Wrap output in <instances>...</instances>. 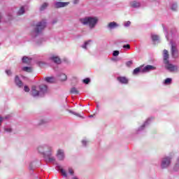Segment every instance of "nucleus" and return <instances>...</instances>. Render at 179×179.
<instances>
[{
	"instance_id": "nucleus-1",
	"label": "nucleus",
	"mask_w": 179,
	"mask_h": 179,
	"mask_svg": "<svg viewBox=\"0 0 179 179\" xmlns=\"http://www.w3.org/2000/svg\"><path fill=\"white\" fill-rule=\"evenodd\" d=\"M163 31L165 34L166 40L169 41L170 40V52L171 57L173 59H178L179 58V34L176 28H172L171 29L170 34L167 31V28L164 25H162Z\"/></svg>"
},
{
	"instance_id": "nucleus-2",
	"label": "nucleus",
	"mask_w": 179,
	"mask_h": 179,
	"mask_svg": "<svg viewBox=\"0 0 179 179\" xmlns=\"http://www.w3.org/2000/svg\"><path fill=\"white\" fill-rule=\"evenodd\" d=\"M80 22L83 26H87L90 30H93L99 23V18L97 17L87 16L80 18Z\"/></svg>"
},
{
	"instance_id": "nucleus-3",
	"label": "nucleus",
	"mask_w": 179,
	"mask_h": 179,
	"mask_svg": "<svg viewBox=\"0 0 179 179\" xmlns=\"http://www.w3.org/2000/svg\"><path fill=\"white\" fill-rule=\"evenodd\" d=\"M37 151L40 155L45 156H52L54 149L52 145L48 143L41 144L37 147Z\"/></svg>"
},
{
	"instance_id": "nucleus-4",
	"label": "nucleus",
	"mask_w": 179,
	"mask_h": 179,
	"mask_svg": "<svg viewBox=\"0 0 179 179\" xmlns=\"http://www.w3.org/2000/svg\"><path fill=\"white\" fill-rule=\"evenodd\" d=\"M47 26V20H43L42 21L38 22L36 25L35 29L31 33L32 37L36 38V37H38V36H41L43 34V31L45 29Z\"/></svg>"
},
{
	"instance_id": "nucleus-5",
	"label": "nucleus",
	"mask_w": 179,
	"mask_h": 179,
	"mask_svg": "<svg viewBox=\"0 0 179 179\" xmlns=\"http://www.w3.org/2000/svg\"><path fill=\"white\" fill-rule=\"evenodd\" d=\"M171 157L166 156L161 159V169L164 170V169H169L170 164H171Z\"/></svg>"
},
{
	"instance_id": "nucleus-6",
	"label": "nucleus",
	"mask_w": 179,
	"mask_h": 179,
	"mask_svg": "<svg viewBox=\"0 0 179 179\" xmlns=\"http://www.w3.org/2000/svg\"><path fill=\"white\" fill-rule=\"evenodd\" d=\"M164 64L166 69L169 72H178V66L170 64V62H168V63H165Z\"/></svg>"
},
{
	"instance_id": "nucleus-7",
	"label": "nucleus",
	"mask_w": 179,
	"mask_h": 179,
	"mask_svg": "<svg viewBox=\"0 0 179 179\" xmlns=\"http://www.w3.org/2000/svg\"><path fill=\"white\" fill-rule=\"evenodd\" d=\"M38 90L40 93V97H43L45 94L48 92V87L45 85H41L38 86Z\"/></svg>"
},
{
	"instance_id": "nucleus-8",
	"label": "nucleus",
	"mask_w": 179,
	"mask_h": 179,
	"mask_svg": "<svg viewBox=\"0 0 179 179\" xmlns=\"http://www.w3.org/2000/svg\"><path fill=\"white\" fill-rule=\"evenodd\" d=\"M56 157L57 158V160H59L60 162L65 160V151L62 149L57 150Z\"/></svg>"
},
{
	"instance_id": "nucleus-9",
	"label": "nucleus",
	"mask_w": 179,
	"mask_h": 179,
	"mask_svg": "<svg viewBox=\"0 0 179 179\" xmlns=\"http://www.w3.org/2000/svg\"><path fill=\"white\" fill-rule=\"evenodd\" d=\"M31 95L33 97H40V90L36 85L32 86L31 90Z\"/></svg>"
},
{
	"instance_id": "nucleus-10",
	"label": "nucleus",
	"mask_w": 179,
	"mask_h": 179,
	"mask_svg": "<svg viewBox=\"0 0 179 179\" xmlns=\"http://www.w3.org/2000/svg\"><path fill=\"white\" fill-rule=\"evenodd\" d=\"M49 59L52 62H55V64H57V65H59V64H61V59H59V57L55 55H50Z\"/></svg>"
},
{
	"instance_id": "nucleus-11",
	"label": "nucleus",
	"mask_w": 179,
	"mask_h": 179,
	"mask_svg": "<svg viewBox=\"0 0 179 179\" xmlns=\"http://www.w3.org/2000/svg\"><path fill=\"white\" fill-rule=\"evenodd\" d=\"M162 55H163L164 64H169V62H170L169 50H164Z\"/></svg>"
},
{
	"instance_id": "nucleus-12",
	"label": "nucleus",
	"mask_w": 179,
	"mask_h": 179,
	"mask_svg": "<svg viewBox=\"0 0 179 179\" xmlns=\"http://www.w3.org/2000/svg\"><path fill=\"white\" fill-rule=\"evenodd\" d=\"M69 5V2L57 1L55 3V8L59 9V8H65V6H68Z\"/></svg>"
},
{
	"instance_id": "nucleus-13",
	"label": "nucleus",
	"mask_w": 179,
	"mask_h": 179,
	"mask_svg": "<svg viewBox=\"0 0 179 179\" xmlns=\"http://www.w3.org/2000/svg\"><path fill=\"white\" fill-rule=\"evenodd\" d=\"M156 67L152 65H147L142 69V73H146V72H150V71H155Z\"/></svg>"
},
{
	"instance_id": "nucleus-14",
	"label": "nucleus",
	"mask_w": 179,
	"mask_h": 179,
	"mask_svg": "<svg viewBox=\"0 0 179 179\" xmlns=\"http://www.w3.org/2000/svg\"><path fill=\"white\" fill-rule=\"evenodd\" d=\"M108 29L109 30H114V29H117V27H120V24H118L117 22H110L108 26H107Z\"/></svg>"
},
{
	"instance_id": "nucleus-15",
	"label": "nucleus",
	"mask_w": 179,
	"mask_h": 179,
	"mask_svg": "<svg viewBox=\"0 0 179 179\" xmlns=\"http://www.w3.org/2000/svg\"><path fill=\"white\" fill-rule=\"evenodd\" d=\"M150 121H152V118H148L145 122L144 124L138 128V131L140 132V131H143V129H145V127H148V125H149V124H150Z\"/></svg>"
},
{
	"instance_id": "nucleus-16",
	"label": "nucleus",
	"mask_w": 179,
	"mask_h": 179,
	"mask_svg": "<svg viewBox=\"0 0 179 179\" xmlns=\"http://www.w3.org/2000/svg\"><path fill=\"white\" fill-rule=\"evenodd\" d=\"M15 83L18 87H23V82L20 80V78H19V76H15Z\"/></svg>"
},
{
	"instance_id": "nucleus-17",
	"label": "nucleus",
	"mask_w": 179,
	"mask_h": 179,
	"mask_svg": "<svg viewBox=\"0 0 179 179\" xmlns=\"http://www.w3.org/2000/svg\"><path fill=\"white\" fill-rule=\"evenodd\" d=\"M117 80L120 82V83H122V85H128L129 80L126 77L119 76L117 77Z\"/></svg>"
},
{
	"instance_id": "nucleus-18",
	"label": "nucleus",
	"mask_w": 179,
	"mask_h": 179,
	"mask_svg": "<svg viewBox=\"0 0 179 179\" xmlns=\"http://www.w3.org/2000/svg\"><path fill=\"white\" fill-rule=\"evenodd\" d=\"M131 8H141V3L137 1H133L130 2Z\"/></svg>"
},
{
	"instance_id": "nucleus-19",
	"label": "nucleus",
	"mask_w": 179,
	"mask_h": 179,
	"mask_svg": "<svg viewBox=\"0 0 179 179\" xmlns=\"http://www.w3.org/2000/svg\"><path fill=\"white\" fill-rule=\"evenodd\" d=\"M151 38H152L153 43H159L160 42L159 41L160 38L155 34H151Z\"/></svg>"
},
{
	"instance_id": "nucleus-20",
	"label": "nucleus",
	"mask_w": 179,
	"mask_h": 179,
	"mask_svg": "<svg viewBox=\"0 0 179 179\" xmlns=\"http://www.w3.org/2000/svg\"><path fill=\"white\" fill-rule=\"evenodd\" d=\"M171 10H173V12H177V10H178V4H177V2H173L171 4Z\"/></svg>"
},
{
	"instance_id": "nucleus-21",
	"label": "nucleus",
	"mask_w": 179,
	"mask_h": 179,
	"mask_svg": "<svg viewBox=\"0 0 179 179\" xmlns=\"http://www.w3.org/2000/svg\"><path fill=\"white\" fill-rule=\"evenodd\" d=\"M49 5H50V4H49L48 2L43 3L41 6V7H40V8H39V10H41V12H43V10H45L46 8H48Z\"/></svg>"
},
{
	"instance_id": "nucleus-22",
	"label": "nucleus",
	"mask_w": 179,
	"mask_h": 179,
	"mask_svg": "<svg viewBox=\"0 0 179 179\" xmlns=\"http://www.w3.org/2000/svg\"><path fill=\"white\" fill-rule=\"evenodd\" d=\"M142 67L136 68L133 71V75H138V73H142Z\"/></svg>"
},
{
	"instance_id": "nucleus-23",
	"label": "nucleus",
	"mask_w": 179,
	"mask_h": 179,
	"mask_svg": "<svg viewBox=\"0 0 179 179\" xmlns=\"http://www.w3.org/2000/svg\"><path fill=\"white\" fill-rule=\"evenodd\" d=\"M90 43H92V40L85 41L84 44L81 45L82 48H84V50H87V45H89Z\"/></svg>"
},
{
	"instance_id": "nucleus-24",
	"label": "nucleus",
	"mask_w": 179,
	"mask_h": 179,
	"mask_svg": "<svg viewBox=\"0 0 179 179\" xmlns=\"http://www.w3.org/2000/svg\"><path fill=\"white\" fill-rule=\"evenodd\" d=\"M44 157V159H45L46 160H48L50 162H55V157H52V155L45 156V157Z\"/></svg>"
},
{
	"instance_id": "nucleus-25",
	"label": "nucleus",
	"mask_w": 179,
	"mask_h": 179,
	"mask_svg": "<svg viewBox=\"0 0 179 179\" xmlns=\"http://www.w3.org/2000/svg\"><path fill=\"white\" fill-rule=\"evenodd\" d=\"M59 170L63 177H65L66 178V177H68V173H66V171L65 170H64V169L59 167Z\"/></svg>"
},
{
	"instance_id": "nucleus-26",
	"label": "nucleus",
	"mask_w": 179,
	"mask_h": 179,
	"mask_svg": "<svg viewBox=\"0 0 179 179\" xmlns=\"http://www.w3.org/2000/svg\"><path fill=\"white\" fill-rule=\"evenodd\" d=\"M23 64H30V59L26 56H24L22 59Z\"/></svg>"
},
{
	"instance_id": "nucleus-27",
	"label": "nucleus",
	"mask_w": 179,
	"mask_h": 179,
	"mask_svg": "<svg viewBox=\"0 0 179 179\" xmlns=\"http://www.w3.org/2000/svg\"><path fill=\"white\" fill-rule=\"evenodd\" d=\"M59 79L60 80H66V79H68V77L66 76V75H65L64 73H61L59 76Z\"/></svg>"
},
{
	"instance_id": "nucleus-28",
	"label": "nucleus",
	"mask_w": 179,
	"mask_h": 179,
	"mask_svg": "<svg viewBox=\"0 0 179 179\" xmlns=\"http://www.w3.org/2000/svg\"><path fill=\"white\" fill-rule=\"evenodd\" d=\"M71 93L72 94H79V91H78V89H76V87H73L71 89Z\"/></svg>"
},
{
	"instance_id": "nucleus-29",
	"label": "nucleus",
	"mask_w": 179,
	"mask_h": 179,
	"mask_svg": "<svg viewBox=\"0 0 179 179\" xmlns=\"http://www.w3.org/2000/svg\"><path fill=\"white\" fill-rule=\"evenodd\" d=\"M45 82L47 83H52L54 82V78L53 77H46L45 78Z\"/></svg>"
},
{
	"instance_id": "nucleus-30",
	"label": "nucleus",
	"mask_w": 179,
	"mask_h": 179,
	"mask_svg": "<svg viewBox=\"0 0 179 179\" xmlns=\"http://www.w3.org/2000/svg\"><path fill=\"white\" fill-rule=\"evenodd\" d=\"M24 13V6H22L17 12L18 16H20Z\"/></svg>"
},
{
	"instance_id": "nucleus-31",
	"label": "nucleus",
	"mask_w": 179,
	"mask_h": 179,
	"mask_svg": "<svg viewBox=\"0 0 179 179\" xmlns=\"http://www.w3.org/2000/svg\"><path fill=\"white\" fill-rule=\"evenodd\" d=\"M171 82H173V79L168 78L165 79V80L164 82V85H170V84H171Z\"/></svg>"
},
{
	"instance_id": "nucleus-32",
	"label": "nucleus",
	"mask_w": 179,
	"mask_h": 179,
	"mask_svg": "<svg viewBox=\"0 0 179 179\" xmlns=\"http://www.w3.org/2000/svg\"><path fill=\"white\" fill-rule=\"evenodd\" d=\"M68 111H69V113H70V114H73V115H76V117H79L80 118H83V117H82V115H80L79 113L73 112L71 110H68Z\"/></svg>"
},
{
	"instance_id": "nucleus-33",
	"label": "nucleus",
	"mask_w": 179,
	"mask_h": 179,
	"mask_svg": "<svg viewBox=\"0 0 179 179\" xmlns=\"http://www.w3.org/2000/svg\"><path fill=\"white\" fill-rule=\"evenodd\" d=\"M22 71H24V72L30 73L31 72V67H29V66L22 67Z\"/></svg>"
},
{
	"instance_id": "nucleus-34",
	"label": "nucleus",
	"mask_w": 179,
	"mask_h": 179,
	"mask_svg": "<svg viewBox=\"0 0 179 179\" xmlns=\"http://www.w3.org/2000/svg\"><path fill=\"white\" fill-rule=\"evenodd\" d=\"M83 83H85V85H89V83H90V78H85L83 80Z\"/></svg>"
},
{
	"instance_id": "nucleus-35",
	"label": "nucleus",
	"mask_w": 179,
	"mask_h": 179,
	"mask_svg": "<svg viewBox=\"0 0 179 179\" xmlns=\"http://www.w3.org/2000/svg\"><path fill=\"white\" fill-rule=\"evenodd\" d=\"M124 27H129L131 26V21H127L124 23Z\"/></svg>"
},
{
	"instance_id": "nucleus-36",
	"label": "nucleus",
	"mask_w": 179,
	"mask_h": 179,
	"mask_svg": "<svg viewBox=\"0 0 179 179\" xmlns=\"http://www.w3.org/2000/svg\"><path fill=\"white\" fill-rule=\"evenodd\" d=\"M113 57H118V55H120V51H118V50L113 51Z\"/></svg>"
},
{
	"instance_id": "nucleus-37",
	"label": "nucleus",
	"mask_w": 179,
	"mask_h": 179,
	"mask_svg": "<svg viewBox=\"0 0 179 179\" xmlns=\"http://www.w3.org/2000/svg\"><path fill=\"white\" fill-rule=\"evenodd\" d=\"M43 41H44V39L43 38L39 39V41H36L37 45H41V44H43Z\"/></svg>"
},
{
	"instance_id": "nucleus-38",
	"label": "nucleus",
	"mask_w": 179,
	"mask_h": 179,
	"mask_svg": "<svg viewBox=\"0 0 179 179\" xmlns=\"http://www.w3.org/2000/svg\"><path fill=\"white\" fill-rule=\"evenodd\" d=\"M38 65L39 66H41V68H43V66H44L45 65V62H38Z\"/></svg>"
},
{
	"instance_id": "nucleus-39",
	"label": "nucleus",
	"mask_w": 179,
	"mask_h": 179,
	"mask_svg": "<svg viewBox=\"0 0 179 179\" xmlns=\"http://www.w3.org/2000/svg\"><path fill=\"white\" fill-rule=\"evenodd\" d=\"M6 75H8V76H12V71L8 69V70H6Z\"/></svg>"
},
{
	"instance_id": "nucleus-40",
	"label": "nucleus",
	"mask_w": 179,
	"mask_h": 179,
	"mask_svg": "<svg viewBox=\"0 0 179 179\" xmlns=\"http://www.w3.org/2000/svg\"><path fill=\"white\" fill-rule=\"evenodd\" d=\"M69 173L70 174V176H73L75 172L73 171V169H72L71 168H69Z\"/></svg>"
},
{
	"instance_id": "nucleus-41",
	"label": "nucleus",
	"mask_w": 179,
	"mask_h": 179,
	"mask_svg": "<svg viewBox=\"0 0 179 179\" xmlns=\"http://www.w3.org/2000/svg\"><path fill=\"white\" fill-rule=\"evenodd\" d=\"M123 48H125L126 50H130L131 45H129V44L124 45Z\"/></svg>"
},
{
	"instance_id": "nucleus-42",
	"label": "nucleus",
	"mask_w": 179,
	"mask_h": 179,
	"mask_svg": "<svg viewBox=\"0 0 179 179\" xmlns=\"http://www.w3.org/2000/svg\"><path fill=\"white\" fill-rule=\"evenodd\" d=\"M12 118V115H7L4 117L3 120H10Z\"/></svg>"
},
{
	"instance_id": "nucleus-43",
	"label": "nucleus",
	"mask_w": 179,
	"mask_h": 179,
	"mask_svg": "<svg viewBox=\"0 0 179 179\" xmlns=\"http://www.w3.org/2000/svg\"><path fill=\"white\" fill-rule=\"evenodd\" d=\"M24 92H30V88H29L28 86L25 85L24 87Z\"/></svg>"
},
{
	"instance_id": "nucleus-44",
	"label": "nucleus",
	"mask_w": 179,
	"mask_h": 179,
	"mask_svg": "<svg viewBox=\"0 0 179 179\" xmlns=\"http://www.w3.org/2000/svg\"><path fill=\"white\" fill-rule=\"evenodd\" d=\"M4 131L6 132L10 133V132H12V128H4Z\"/></svg>"
},
{
	"instance_id": "nucleus-45",
	"label": "nucleus",
	"mask_w": 179,
	"mask_h": 179,
	"mask_svg": "<svg viewBox=\"0 0 179 179\" xmlns=\"http://www.w3.org/2000/svg\"><path fill=\"white\" fill-rule=\"evenodd\" d=\"M132 64H133L132 61H128L126 62L127 66H131V65H132Z\"/></svg>"
},
{
	"instance_id": "nucleus-46",
	"label": "nucleus",
	"mask_w": 179,
	"mask_h": 179,
	"mask_svg": "<svg viewBox=\"0 0 179 179\" xmlns=\"http://www.w3.org/2000/svg\"><path fill=\"white\" fill-rule=\"evenodd\" d=\"M43 124H45V120L42 119L38 123L39 125H43Z\"/></svg>"
},
{
	"instance_id": "nucleus-47",
	"label": "nucleus",
	"mask_w": 179,
	"mask_h": 179,
	"mask_svg": "<svg viewBox=\"0 0 179 179\" xmlns=\"http://www.w3.org/2000/svg\"><path fill=\"white\" fill-rule=\"evenodd\" d=\"M82 143H83V146H86L87 145V141L83 140Z\"/></svg>"
},
{
	"instance_id": "nucleus-48",
	"label": "nucleus",
	"mask_w": 179,
	"mask_h": 179,
	"mask_svg": "<svg viewBox=\"0 0 179 179\" xmlns=\"http://www.w3.org/2000/svg\"><path fill=\"white\" fill-rule=\"evenodd\" d=\"M3 122V117L2 116H0V127L2 125V122Z\"/></svg>"
},
{
	"instance_id": "nucleus-49",
	"label": "nucleus",
	"mask_w": 179,
	"mask_h": 179,
	"mask_svg": "<svg viewBox=\"0 0 179 179\" xmlns=\"http://www.w3.org/2000/svg\"><path fill=\"white\" fill-rule=\"evenodd\" d=\"M79 3V0H74L73 1V3L74 4V5H76L77 3Z\"/></svg>"
},
{
	"instance_id": "nucleus-50",
	"label": "nucleus",
	"mask_w": 179,
	"mask_h": 179,
	"mask_svg": "<svg viewBox=\"0 0 179 179\" xmlns=\"http://www.w3.org/2000/svg\"><path fill=\"white\" fill-rule=\"evenodd\" d=\"M57 22H58V20L55 19V20H52V24H55V23H57Z\"/></svg>"
},
{
	"instance_id": "nucleus-51",
	"label": "nucleus",
	"mask_w": 179,
	"mask_h": 179,
	"mask_svg": "<svg viewBox=\"0 0 179 179\" xmlns=\"http://www.w3.org/2000/svg\"><path fill=\"white\" fill-rule=\"evenodd\" d=\"M33 163H31L30 164H29V170H33Z\"/></svg>"
},
{
	"instance_id": "nucleus-52",
	"label": "nucleus",
	"mask_w": 179,
	"mask_h": 179,
	"mask_svg": "<svg viewBox=\"0 0 179 179\" xmlns=\"http://www.w3.org/2000/svg\"><path fill=\"white\" fill-rule=\"evenodd\" d=\"M3 17V16H2V13H0V23H1V22H2Z\"/></svg>"
},
{
	"instance_id": "nucleus-53",
	"label": "nucleus",
	"mask_w": 179,
	"mask_h": 179,
	"mask_svg": "<svg viewBox=\"0 0 179 179\" xmlns=\"http://www.w3.org/2000/svg\"><path fill=\"white\" fill-rule=\"evenodd\" d=\"M63 108H68V105L63 106Z\"/></svg>"
},
{
	"instance_id": "nucleus-54",
	"label": "nucleus",
	"mask_w": 179,
	"mask_h": 179,
	"mask_svg": "<svg viewBox=\"0 0 179 179\" xmlns=\"http://www.w3.org/2000/svg\"><path fill=\"white\" fill-rule=\"evenodd\" d=\"M94 116V115H91L89 116V118H93Z\"/></svg>"
},
{
	"instance_id": "nucleus-55",
	"label": "nucleus",
	"mask_w": 179,
	"mask_h": 179,
	"mask_svg": "<svg viewBox=\"0 0 179 179\" xmlns=\"http://www.w3.org/2000/svg\"><path fill=\"white\" fill-rule=\"evenodd\" d=\"M72 179H78V177L74 176V177L72 178Z\"/></svg>"
},
{
	"instance_id": "nucleus-56",
	"label": "nucleus",
	"mask_w": 179,
	"mask_h": 179,
	"mask_svg": "<svg viewBox=\"0 0 179 179\" xmlns=\"http://www.w3.org/2000/svg\"><path fill=\"white\" fill-rule=\"evenodd\" d=\"M96 108L99 109V104L96 105Z\"/></svg>"
}]
</instances>
